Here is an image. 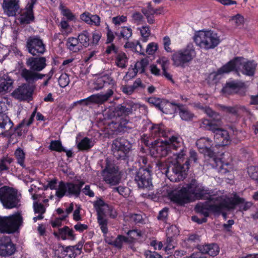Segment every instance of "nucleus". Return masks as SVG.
<instances>
[{"mask_svg": "<svg viewBox=\"0 0 258 258\" xmlns=\"http://www.w3.org/2000/svg\"><path fill=\"white\" fill-rule=\"evenodd\" d=\"M151 154L154 157H164L172 153L165 165L163 163H157L159 170L165 172L171 181L176 182L184 179L188 170V161L181 165V162L186 155V149L184 146L182 139L180 137L172 136L168 141L158 143L151 149Z\"/></svg>", "mask_w": 258, "mask_h": 258, "instance_id": "obj_1", "label": "nucleus"}, {"mask_svg": "<svg viewBox=\"0 0 258 258\" xmlns=\"http://www.w3.org/2000/svg\"><path fill=\"white\" fill-rule=\"evenodd\" d=\"M211 191L207 188L198 183L195 180H192L191 182L183 187L178 192L170 195L171 200L174 202L183 205L188 203L195 199H208L204 204L211 200V198L214 197L217 198L222 195H211Z\"/></svg>", "mask_w": 258, "mask_h": 258, "instance_id": "obj_2", "label": "nucleus"}, {"mask_svg": "<svg viewBox=\"0 0 258 258\" xmlns=\"http://www.w3.org/2000/svg\"><path fill=\"white\" fill-rule=\"evenodd\" d=\"M115 83L108 75H103L95 79L93 83L92 89L98 91L104 87L109 86L105 93H98L92 95L88 98L78 101L76 103L85 102L86 105L89 103L102 104L107 101L113 95L115 89Z\"/></svg>", "mask_w": 258, "mask_h": 258, "instance_id": "obj_3", "label": "nucleus"}, {"mask_svg": "<svg viewBox=\"0 0 258 258\" xmlns=\"http://www.w3.org/2000/svg\"><path fill=\"white\" fill-rule=\"evenodd\" d=\"M213 199L215 200L212 201V205H210V208L215 212L222 213L225 210L234 209L236 205H239L240 211H246L252 205L251 202H246L244 199L236 195H234L232 198H229L226 195H222Z\"/></svg>", "mask_w": 258, "mask_h": 258, "instance_id": "obj_4", "label": "nucleus"}, {"mask_svg": "<svg viewBox=\"0 0 258 258\" xmlns=\"http://www.w3.org/2000/svg\"><path fill=\"white\" fill-rule=\"evenodd\" d=\"M256 67V64L254 61H245L243 58L236 57L220 68L217 72V75L228 73L235 70L247 76H251L254 74Z\"/></svg>", "mask_w": 258, "mask_h": 258, "instance_id": "obj_5", "label": "nucleus"}, {"mask_svg": "<svg viewBox=\"0 0 258 258\" xmlns=\"http://www.w3.org/2000/svg\"><path fill=\"white\" fill-rule=\"evenodd\" d=\"M195 41L197 45L206 50L217 47L221 42L220 36L213 31H202L196 36Z\"/></svg>", "mask_w": 258, "mask_h": 258, "instance_id": "obj_6", "label": "nucleus"}, {"mask_svg": "<svg viewBox=\"0 0 258 258\" xmlns=\"http://www.w3.org/2000/svg\"><path fill=\"white\" fill-rule=\"evenodd\" d=\"M21 195L13 188L6 186L0 188V201L8 209L18 208L20 206Z\"/></svg>", "mask_w": 258, "mask_h": 258, "instance_id": "obj_7", "label": "nucleus"}, {"mask_svg": "<svg viewBox=\"0 0 258 258\" xmlns=\"http://www.w3.org/2000/svg\"><path fill=\"white\" fill-rule=\"evenodd\" d=\"M23 217L18 212L9 216H0L1 233H12L16 232L23 223Z\"/></svg>", "mask_w": 258, "mask_h": 258, "instance_id": "obj_8", "label": "nucleus"}, {"mask_svg": "<svg viewBox=\"0 0 258 258\" xmlns=\"http://www.w3.org/2000/svg\"><path fill=\"white\" fill-rule=\"evenodd\" d=\"M196 55V51L192 44L175 51L171 57L173 64L176 67H184L190 62Z\"/></svg>", "mask_w": 258, "mask_h": 258, "instance_id": "obj_9", "label": "nucleus"}, {"mask_svg": "<svg viewBox=\"0 0 258 258\" xmlns=\"http://www.w3.org/2000/svg\"><path fill=\"white\" fill-rule=\"evenodd\" d=\"M84 183L85 182L82 180H78L75 184L72 182L60 181L56 189L55 195L59 198L63 197L65 195L78 197L80 194L81 189Z\"/></svg>", "mask_w": 258, "mask_h": 258, "instance_id": "obj_10", "label": "nucleus"}, {"mask_svg": "<svg viewBox=\"0 0 258 258\" xmlns=\"http://www.w3.org/2000/svg\"><path fill=\"white\" fill-rule=\"evenodd\" d=\"M196 145L199 151L205 156L209 157L211 161H213L218 165V160L215 157L214 152V143L208 138H201L197 141Z\"/></svg>", "mask_w": 258, "mask_h": 258, "instance_id": "obj_11", "label": "nucleus"}, {"mask_svg": "<svg viewBox=\"0 0 258 258\" xmlns=\"http://www.w3.org/2000/svg\"><path fill=\"white\" fill-rule=\"evenodd\" d=\"M102 174L104 181L110 185H116L119 182L120 177L118 167L108 160L106 161V167Z\"/></svg>", "mask_w": 258, "mask_h": 258, "instance_id": "obj_12", "label": "nucleus"}, {"mask_svg": "<svg viewBox=\"0 0 258 258\" xmlns=\"http://www.w3.org/2000/svg\"><path fill=\"white\" fill-rule=\"evenodd\" d=\"M135 180L139 188L148 190L152 188L151 172L148 169L140 168L136 174Z\"/></svg>", "mask_w": 258, "mask_h": 258, "instance_id": "obj_13", "label": "nucleus"}, {"mask_svg": "<svg viewBox=\"0 0 258 258\" xmlns=\"http://www.w3.org/2000/svg\"><path fill=\"white\" fill-rule=\"evenodd\" d=\"M214 198H216L213 197L211 198V201L207 202L206 204H204L202 203H200L198 204L196 207L195 210L196 211L202 215H203L204 217L202 219H199L197 216H194L191 217V219L193 221L197 222L199 224H202L203 223L206 222L207 221L206 218L209 216L210 212H212L215 214H220L221 212H215L211 210L210 205L212 204V201L213 202L215 199H213Z\"/></svg>", "mask_w": 258, "mask_h": 258, "instance_id": "obj_14", "label": "nucleus"}, {"mask_svg": "<svg viewBox=\"0 0 258 258\" xmlns=\"http://www.w3.org/2000/svg\"><path fill=\"white\" fill-rule=\"evenodd\" d=\"M27 48L33 55L43 54L45 51V46L42 40L37 36L30 37L27 39Z\"/></svg>", "mask_w": 258, "mask_h": 258, "instance_id": "obj_15", "label": "nucleus"}, {"mask_svg": "<svg viewBox=\"0 0 258 258\" xmlns=\"http://www.w3.org/2000/svg\"><path fill=\"white\" fill-rule=\"evenodd\" d=\"M37 0H30L25 8L21 11L19 20L22 24H29L34 20V16L33 11L34 5Z\"/></svg>", "mask_w": 258, "mask_h": 258, "instance_id": "obj_16", "label": "nucleus"}, {"mask_svg": "<svg viewBox=\"0 0 258 258\" xmlns=\"http://www.w3.org/2000/svg\"><path fill=\"white\" fill-rule=\"evenodd\" d=\"M33 88L28 84H24L16 89L12 93V96L20 100H27L31 97Z\"/></svg>", "mask_w": 258, "mask_h": 258, "instance_id": "obj_17", "label": "nucleus"}, {"mask_svg": "<svg viewBox=\"0 0 258 258\" xmlns=\"http://www.w3.org/2000/svg\"><path fill=\"white\" fill-rule=\"evenodd\" d=\"M46 61L45 57H30L27 58L26 64L30 70L38 73L46 67Z\"/></svg>", "mask_w": 258, "mask_h": 258, "instance_id": "obj_18", "label": "nucleus"}, {"mask_svg": "<svg viewBox=\"0 0 258 258\" xmlns=\"http://www.w3.org/2000/svg\"><path fill=\"white\" fill-rule=\"evenodd\" d=\"M15 250V246L12 243L9 237L3 236L0 238V255H10L13 254Z\"/></svg>", "mask_w": 258, "mask_h": 258, "instance_id": "obj_19", "label": "nucleus"}, {"mask_svg": "<svg viewBox=\"0 0 258 258\" xmlns=\"http://www.w3.org/2000/svg\"><path fill=\"white\" fill-rule=\"evenodd\" d=\"M141 107L138 103L128 102L125 106L118 105L115 108V112L118 116H127L133 114Z\"/></svg>", "mask_w": 258, "mask_h": 258, "instance_id": "obj_20", "label": "nucleus"}, {"mask_svg": "<svg viewBox=\"0 0 258 258\" xmlns=\"http://www.w3.org/2000/svg\"><path fill=\"white\" fill-rule=\"evenodd\" d=\"M19 0H4L2 8L4 13L9 17L14 16L20 9Z\"/></svg>", "mask_w": 258, "mask_h": 258, "instance_id": "obj_21", "label": "nucleus"}, {"mask_svg": "<svg viewBox=\"0 0 258 258\" xmlns=\"http://www.w3.org/2000/svg\"><path fill=\"white\" fill-rule=\"evenodd\" d=\"M83 244V242H79L74 246H69L66 247L63 246L61 252L62 258H75L77 255L81 253Z\"/></svg>", "mask_w": 258, "mask_h": 258, "instance_id": "obj_22", "label": "nucleus"}, {"mask_svg": "<svg viewBox=\"0 0 258 258\" xmlns=\"http://www.w3.org/2000/svg\"><path fill=\"white\" fill-rule=\"evenodd\" d=\"M213 133L214 139L219 145L223 146L230 143V138L227 131L216 127Z\"/></svg>", "mask_w": 258, "mask_h": 258, "instance_id": "obj_23", "label": "nucleus"}, {"mask_svg": "<svg viewBox=\"0 0 258 258\" xmlns=\"http://www.w3.org/2000/svg\"><path fill=\"white\" fill-rule=\"evenodd\" d=\"M20 75L27 83H33L38 80L42 79L45 75L36 73L31 70L26 68L22 69Z\"/></svg>", "mask_w": 258, "mask_h": 258, "instance_id": "obj_24", "label": "nucleus"}, {"mask_svg": "<svg viewBox=\"0 0 258 258\" xmlns=\"http://www.w3.org/2000/svg\"><path fill=\"white\" fill-rule=\"evenodd\" d=\"M244 84L239 81H232L227 83L222 89V92L225 95L238 93L244 89Z\"/></svg>", "mask_w": 258, "mask_h": 258, "instance_id": "obj_25", "label": "nucleus"}, {"mask_svg": "<svg viewBox=\"0 0 258 258\" xmlns=\"http://www.w3.org/2000/svg\"><path fill=\"white\" fill-rule=\"evenodd\" d=\"M148 64L149 61L146 58H144L137 61L135 64L134 68L129 70L125 77L131 79L135 77L138 73H144Z\"/></svg>", "mask_w": 258, "mask_h": 258, "instance_id": "obj_26", "label": "nucleus"}, {"mask_svg": "<svg viewBox=\"0 0 258 258\" xmlns=\"http://www.w3.org/2000/svg\"><path fill=\"white\" fill-rule=\"evenodd\" d=\"M102 203L101 201H95L94 202V207L97 213L98 223L102 232L104 234H106L108 232L107 220L104 218V216L102 215V211L98 208V206H101Z\"/></svg>", "mask_w": 258, "mask_h": 258, "instance_id": "obj_27", "label": "nucleus"}, {"mask_svg": "<svg viewBox=\"0 0 258 258\" xmlns=\"http://www.w3.org/2000/svg\"><path fill=\"white\" fill-rule=\"evenodd\" d=\"M130 148L129 143L123 138H117L115 140L112 145V148L115 154V152H121L125 154Z\"/></svg>", "mask_w": 258, "mask_h": 258, "instance_id": "obj_28", "label": "nucleus"}, {"mask_svg": "<svg viewBox=\"0 0 258 258\" xmlns=\"http://www.w3.org/2000/svg\"><path fill=\"white\" fill-rule=\"evenodd\" d=\"M80 19L91 26L98 27L100 25L101 19L97 15H93L89 12H84L80 15Z\"/></svg>", "mask_w": 258, "mask_h": 258, "instance_id": "obj_29", "label": "nucleus"}, {"mask_svg": "<svg viewBox=\"0 0 258 258\" xmlns=\"http://www.w3.org/2000/svg\"><path fill=\"white\" fill-rule=\"evenodd\" d=\"M198 249L203 254H208L212 256L217 255L219 252V248L217 244L215 243L199 245Z\"/></svg>", "mask_w": 258, "mask_h": 258, "instance_id": "obj_30", "label": "nucleus"}, {"mask_svg": "<svg viewBox=\"0 0 258 258\" xmlns=\"http://www.w3.org/2000/svg\"><path fill=\"white\" fill-rule=\"evenodd\" d=\"M151 133L152 136L153 137H166L168 138V139L165 140V141H162L161 142L158 141L157 143H156V145L154 146H156L158 143H161L162 142H165L166 141H168L170 137H172L173 136L168 137L166 135V134L164 131V126L162 125H154L152 126L151 128ZM174 136H177V135H175ZM177 137H179L177 136Z\"/></svg>", "mask_w": 258, "mask_h": 258, "instance_id": "obj_31", "label": "nucleus"}, {"mask_svg": "<svg viewBox=\"0 0 258 258\" xmlns=\"http://www.w3.org/2000/svg\"><path fill=\"white\" fill-rule=\"evenodd\" d=\"M14 82V80L7 75H4L0 77V82L5 94L13 89Z\"/></svg>", "mask_w": 258, "mask_h": 258, "instance_id": "obj_32", "label": "nucleus"}, {"mask_svg": "<svg viewBox=\"0 0 258 258\" xmlns=\"http://www.w3.org/2000/svg\"><path fill=\"white\" fill-rule=\"evenodd\" d=\"M54 234L56 237L61 238L62 240H66L67 239H74L73 230L70 229L67 226H64L62 228H59L57 232H54Z\"/></svg>", "mask_w": 258, "mask_h": 258, "instance_id": "obj_33", "label": "nucleus"}, {"mask_svg": "<svg viewBox=\"0 0 258 258\" xmlns=\"http://www.w3.org/2000/svg\"><path fill=\"white\" fill-rule=\"evenodd\" d=\"M13 123L8 116L4 114H0V135L3 134L5 131H9L13 126Z\"/></svg>", "mask_w": 258, "mask_h": 258, "instance_id": "obj_34", "label": "nucleus"}, {"mask_svg": "<svg viewBox=\"0 0 258 258\" xmlns=\"http://www.w3.org/2000/svg\"><path fill=\"white\" fill-rule=\"evenodd\" d=\"M171 104L177 105L178 107L179 110V114L182 120L188 121L191 120L194 117V114L181 105L167 102L166 105L170 106Z\"/></svg>", "mask_w": 258, "mask_h": 258, "instance_id": "obj_35", "label": "nucleus"}, {"mask_svg": "<svg viewBox=\"0 0 258 258\" xmlns=\"http://www.w3.org/2000/svg\"><path fill=\"white\" fill-rule=\"evenodd\" d=\"M67 45L69 50L75 52L82 49L81 44H80L78 38L76 37H69L67 40Z\"/></svg>", "mask_w": 258, "mask_h": 258, "instance_id": "obj_36", "label": "nucleus"}, {"mask_svg": "<svg viewBox=\"0 0 258 258\" xmlns=\"http://www.w3.org/2000/svg\"><path fill=\"white\" fill-rule=\"evenodd\" d=\"M96 201H101L103 203L101 206H98V208L102 211V215L103 216L109 215V216L115 218L117 216V213L115 210L108 205L106 204L101 199L98 200Z\"/></svg>", "mask_w": 258, "mask_h": 258, "instance_id": "obj_37", "label": "nucleus"}, {"mask_svg": "<svg viewBox=\"0 0 258 258\" xmlns=\"http://www.w3.org/2000/svg\"><path fill=\"white\" fill-rule=\"evenodd\" d=\"M157 62L160 64L163 70L164 76L169 80L172 79V76L167 73V70L169 64V60L168 57L161 56L157 60Z\"/></svg>", "mask_w": 258, "mask_h": 258, "instance_id": "obj_38", "label": "nucleus"}, {"mask_svg": "<svg viewBox=\"0 0 258 258\" xmlns=\"http://www.w3.org/2000/svg\"><path fill=\"white\" fill-rule=\"evenodd\" d=\"M13 159L8 156L3 157L0 159V172L2 173L9 172L10 165Z\"/></svg>", "mask_w": 258, "mask_h": 258, "instance_id": "obj_39", "label": "nucleus"}, {"mask_svg": "<svg viewBox=\"0 0 258 258\" xmlns=\"http://www.w3.org/2000/svg\"><path fill=\"white\" fill-rule=\"evenodd\" d=\"M94 145V141L87 137L83 138L77 145L79 149L87 150L92 147Z\"/></svg>", "mask_w": 258, "mask_h": 258, "instance_id": "obj_40", "label": "nucleus"}, {"mask_svg": "<svg viewBox=\"0 0 258 258\" xmlns=\"http://www.w3.org/2000/svg\"><path fill=\"white\" fill-rule=\"evenodd\" d=\"M90 35L87 30L83 31L78 36V39L82 47L84 46L87 47L90 44Z\"/></svg>", "mask_w": 258, "mask_h": 258, "instance_id": "obj_41", "label": "nucleus"}, {"mask_svg": "<svg viewBox=\"0 0 258 258\" xmlns=\"http://www.w3.org/2000/svg\"><path fill=\"white\" fill-rule=\"evenodd\" d=\"M128 58L124 52L117 53L115 57L116 65L121 68H124L126 66Z\"/></svg>", "mask_w": 258, "mask_h": 258, "instance_id": "obj_42", "label": "nucleus"}, {"mask_svg": "<svg viewBox=\"0 0 258 258\" xmlns=\"http://www.w3.org/2000/svg\"><path fill=\"white\" fill-rule=\"evenodd\" d=\"M148 102L150 104L156 106L163 112L164 110V105L165 104V101L161 100L160 98L155 97H150L148 99Z\"/></svg>", "mask_w": 258, "mask_h": 258, "instance_id": "obj_43", "label": "nucleus"}, {"mask_svg": "<svg viewBox=\"0 0 258 258\" xmlns=\"http://www.w3.org/2000/svg\"><path fill=\"white\" fill-rule=\"evenodd\" d=\"M15 155L17 160L18 163L22 167H25L24 161L25 159V154L24 151L19 148L16 150Z\"/></svg>", "mask_w": 258, "mask_h": 258, "instance_id": "obj_44", "label": "nucleus"}, {"mask_svg": "<svg viewBox=\"0 0 258 258\" xmlns=\"http://www.w3.org/2000/svg\"><path fill=\"white\" fill-rule=\"evenodd\" d=\"M200 127L203 129L211 131L213 132L217 126L209 120L203 119L201 120Z\"/></svg>", "mask_w": 258, "mask_h": 258, "instance_id": "obj_45", "label": "nucleus"}, {"mask_svg": "<svg viewBox=\"0 0 258 258\" xmlns=\"http://www.w3.org/2000/svg\"><path fill=\"white\" fill-rule=\"evenodd\" d=\"M142 36V41L146 42L148 40V37L151 34V31L148 26H142L138 28Z\"/></svg>", "mask_w": 258, "mask_h": 258, "instance_id": "obj_46", "label": "nucleus"}, {"mask_svg": "<svg viewBox=\"0 0 258 258\" xmlns=\"http://www.w3.org/2000/svg\"><path fill=\"white\" fill-rule=\"evenodd\" d=\"M61 14L69 21H74L76 19L75 15L70 10L62 6H60Z\"/></svg>", "mask_w": 258, "mask_h": 258, "instance_id": "obj_47", "label": "nucleus"}, {"mask_svg": "<svg viewBox=\"0 0 258 258\" xmlns=\"http://www.w3.org/2000/svg\"><path fill=\"white\" fill-rule=\"evenodd\" d=\"M49 149L58 152L66 151L59 141H52L49 145Z\"/></svg>", "mask_w": 258, "mask_h": 258, "instance_id": "obj_48", "label": "nucleus"}, {"mask_svg": "<svg viewBox=\"0 0 258 258\" xmlns=\"http://www.w3.org/2000/svg\"><path fill=\"white\" fill-rule=\"evenodd\" d=\"M179 231L175 225H171L168 227L166 230L167 237L174 238L178 235Z\"/></svg>", "mask_w": 258, "mask_h": 258, "instance_id": "obj_49", "label": "nucleus"}, {"mask_svg": "<svg viewBox=\"0 0 258 258\" xmlns=\"http://www.w3.org/2000/svg\"><path fill=\"white\" fill-rule=\"evenodd\" d=\"M33 208L35 214L43 215L46 212V207L40 203L34 202Z\"/></svg>", "mask_w": 258, "mask_h": 258, "instance_id": "obj_50", "label": "nucleus"}, {"mask_svg": "<svg viewBox=\"0 0 258 258\" xmlns=\"http://www.w3.org/2000/svg\"><path fill=\"white\" fill-rule=\"evenodd\" d=\"M133 34L132 30L130 27H123L120 31V36L124 39H128Z\"/></svg>", "mask_w": 258, "mask_h": 258, "instance_id": "obj_51", "label": "nucleus"}, {"mask_svg": "<svg viewBox=\"0 0 258 258\" xmlns=\"http://www.w3.org/2000/svg\"><path fill=\"white\" fill-rule=\"evenodd\" d=\"M123 242L128 243V238L124 236L119 235L115 239L113 245L117 248H121Z\"/></svg>", "mask_w": 258, "mask_h": 258, "instance_id": "obj_52", "label": "nucleus"}, {"mask_svg": "<svg viewBox=\"0 0 258 258\" xmlns=\"http://www.w3.org/2000/svg\"><path fill=\"white\" fill-rule=\"evenodd\" d=\"M247 173L251 178L258 181V167L253 166L248 167Z\"/></svg>", "mask_w": 258, "mask_h": 258, "instance_id": "obj_53", "label": "nucleus"}, {"mask_svg": "<svg viewBox=\"0 0 258 258\" xmlns=\"http://www.w3.org/2000/svg\"><path fill=\"white\" fill-rule=\"evenodd\" d=\"M127 234L128 236V237H127L128 238V243L132 242L135 239H137V237L142 236V234L140 231L135 230L128 231Z\"/></svg>", "mask_w": 258, "mask_h": 258, "instance_id": "obj_54", "label": "nucleus"}, {"mask_svg": "<svg viewBox=\"0 0 258 258\" xmlns=\"http://www.w3.org/2000/svg\"><path fill=\"white\" fill-rule=\"evenodd\" d=\"M36 111H37V108H35L34 109V110L33 111V112H32V113L31 114L30 117L29 118H26L24 119L22 121V122L21 123H20L19 126L21 127V126H23L24 125H26V126H28L30 125L33 123V122L34 121V117L36 115Z\"/></svg>", "mask_w": 258, "mask_h": 258, "instance_id": "obj_55", "label": "nucleus"}, {"mask_svg": "<svg viewBox=\"0 0 258 258\" xmlns=\"http://www.w3.org/2000/svg\"><path fill=\"white\" fill-rule=\"evenodd\" d=\"M127 21V17L124 15H119L112 18V22L115 26H119Z\"/></svg>", "mask_w": 258, "mask_h": 258, "instance_id": "obj_56", "label": "nucleus"}, {"mask_svg": "<svg viewBox=\"0 0 258 258\" xmlns=\"http://www.w3.org/2000/svg\"><path fill=\"white\" fill-rule=\"evenodd\" d=\"M158 48V45L155 42L149 43L146 47V52L149 55H153Z\"/></svg>", "mask_w": 258, "mask_h": 258, "instance_id": "obj_57", "label": "nucleus"}, {"mask_svg": "<svg viewBox=\"0 0 258 258\" xmlns=\"http://www.w3.org/2000/svg\"><path fill=\"white\" fill-rule=\"evenodd\" d=\"M70 83V79L67 74H62L60 75L58 79V83L60 87L64 88Z\"/></svg>", "mask_w": 258, "mask_h": 258, "instance_id": "obj_58", "label": "nucleus"}, {"mask_svg": "<svg viewBox=\"0 0 258 258\" xmlns=\"http://www.w3.org/2000/svg\"><path fill=\"white\" fill-rule=\"evenodd\" d=\"M171 40L170 38L166 36L163 37V44L164 45V48L165 51L167 52H172V49L170 47L171 45Z\"/></svg>", "mask_w": 258, "mask_h": 258, "instance_id": "obj_59", "label": "nucleus"}, {"mask_svg": "<svg viewBox=\"0 0 258 258\" xmlns=\"http://www.w3.org/2000/svg\"><path fill=\"white\" fill-rule=\"evenodd\" d=\"M199 238L196 235H191L185 241L186 244L190 247H194L196 245V242H198Z\"/></svg>", "mask_w": 258, "mask_h": 258, "instance_id": "obj_60", "label": "nucleus"}, {"mask_svg": "<svg viewBox=\"0 0 258 258\" xmlns=\"http://www.w3.org/2000/svg\"><path fill=\"white\" fill-rule=\"evenodd\" d=\"M60 26L62 29V33H65L68 34L71 32V28L67 21L65 20H61L60 23Z\"/></svg>", "mask_w": 258, "mask_h": 258, "instance_id": "obj_61", "label": "nucleus"}, {"mask_svg": "<svg viewBox=\"0 0 258 258\" xmlns=\"http://www.w3.org/2000/svg\"><path fill=\"white\" fill-rule=\"evenodd\" d=\"M165 244V250L166 251L168 252L169 250L173 249L175 247L174 245V238L167 237Z\"/></svg>", "mask_w": 258, "mask_h": 258, "instance_id": "obj_62", "label": "nucleus"}, {"mask_svg": "<svg viewBox=\"0 0 258 258\" xmlns=\"http://www.w3.org/2000/svg\"><path fill=\"white\" fill-rule=\"evenodd\" d=\"M232 21L236 26H239L244 23V18L240 15L237 14L232 18Z\"/></svg>", "mask_w": 258, "mask_h": 258, "instance_id": "obj_63", "label": "nucleus"}, {"mask_svg": "<svg viewBox=\"0 0 258 258\" xmlns=\"http://www.w3.org/2000/svg\"><path fill=\"white\" fill-rule=\"evenodd\" d=\"M146 258H161V255L156 251H146L145 252Z\"/></svg>", "mask_w": 258, "mask_h": 258, "instance_id": "obj_64", "label": "nucleus"}]
</instances>
